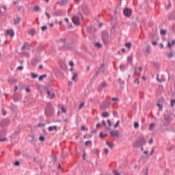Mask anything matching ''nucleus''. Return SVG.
<instances>
[{
	"label": "nucleus",
	"mask_w": 175,
	"mask_h": 175,
	"mask_svg": "<svg viewBox=\"0 0 175 175\" xmlns=\"http://www.w3.org/2000/svg\"><path fill=\"white\" fill-rule=\"evenodd\" d=\"M21 99V96L18 94H14V102H19V100Z\"/></svg>",
	"instance_id": "obj_18"
},
{
	"label": "nucleus",
	"mask_w": 175,
	"mask_h": 175,
	"mask_svg": "<svg viewBox=\"0 0 175 175\" xmlns=\"http://www.w3.org/2000/svg\"><path fill=\"white\" fill-rule=\"evenodd\" d=\"M8 140L7 138H0V142H6Z\"/></svg>",
	"instance_id": "obj_64"
},
{
	"label": "nucleus",
	"mask_w": 175,
	"mask_h": 175,
	"mask_svg": "<svg viewBox=\"0 0 175 175\" xmlns=\"http://www.w3.org/2000/svg\"><path fill=\"white\" fill-rule=\"evenodd\" d=\"M134 128H135V129H137V128H139V122H134Z\"/></svg>",
	"instance_id": "obj_44"
},
{
	"label": "nucleus",
	"mask_w": 175,
	"mask_h": 175,
	"mask_svg": "<svg viewBox=\"0 0 175 175\" xmlns=\"http://www.w3.org/2000/svg\"><path fill=\"white\" fill-rule=\"evenodd\" d=\"M99 76V71H97L95 75H93V79H96Z\"/></svg>",
	"instance_id": "obj_40"
},
{
	"label": "nucleus",
	"mask_w": 175,
	"mask_h": 175,
	"mask_svg": "<svg viewBox=\"0 0 175 175\" xmlns=\"http://www.w3.org/2000/svg\"><path fill=\"white\" fill-rule=\"evenodd\" d=\"M154 126H155V124L154 123H150V131L152 130V128H154Z\"/></svg>",
	"instance_id": "obj_39"
},
{
	"label": "nucleus",
	"mask_w": 175,
	"mask_h": 175,
	"mask_svg": "<svg viewBox=\"0 0 175 175\" xmlns=\"http://www.w3.org/2000/svg\"><path fill=\"white\" fill-rule=\"evenodd\" d=\"M172 46H175V40H174L172 43L170 42H167V48L172 49Z\"/></svg>",
	"instance_id": "obj_22"
},
{
	"label": "nucleus",
	"mask_w": 175,
	"mask_h": 175,
	"mask_svg": "<svg viewBox=\"0 0 175 175\" xmlns=\"http://www.w3.org/2000/svg\"><path fill=\"white\" fill-rule=\"evenodd\" d=\"M103 117H104V118H107V117H109V112L107 111H105V112H103V114H102Z\"/></svg>",
	"instance_id": "obj_32"
},
{
	"label": "nucleus",
	"mask_w": 175,
	"mask_h": 175,
	"mask_svg": "<svg viewBox=\"0 0 175 175\" xmlns=\"http://www.w3.org/2000/svg\"><path fill=\"white\" fill-rule=\"evenodd\" d=\"M63 13L62 10H58L53 13V16H62Z\"/></svg>",
	"instance_id": "obj_15"
},
{
	"label": "nucleus",
	"mask_w": 175,
	"mask_h": 175,
	"mask_svg": "<svg viewBox=\"0 0 175 175\" xmlns=\"http://www.w3.org/2000/svg\"><path fill=\"white\" fill-rule=\"evenodd\" d=\"M100 137L101 139H105L106 137V135L103 134V133H100Z\"/></svg>",
	"instance_id": "obj_42"
},
{
	"label": "nucleus",
	"mask_w": 175,
	"mask_h": 175,
	"mask_svg": "<svg viewBox=\"0 0 175 175\" xmlns=\"http://www.w3.org/2000/svg\"><path fill=\"white\" fill-rule=\"evenodd\" d=\"M46 77H47V75L44 74V75H40L38 78V80L40 81H43V79H46Z\"/></svg>",
	"instance_id": "obj_26"
},
{
	"label": "nucleus",
	"mask_w": 175,
	"mask_h": 175,
	"mask_svg": "<svg viewBox=\"0 0 175 175\" xmlns=\"http://www.w3.org/2000/svg\"><path fill=\"white\" fill-rule=\"evenodd\" d=\"M151 51V46L150 45H148L146 46V49L145 51L146 55H148L150 54V52Z\"/></svg>",
	"instance_id": "obj_21"
},
{
	"label": "nucleus",
	"mask_w": 175,
	"mask_h": 175,
	"mask_svg": "<svg viewBox=\"0 0 175 175\" xmlns=\"http://www.w3.org/2000/svg\"><path fill=\"white\" fill-rule=\"evenodd\" d=\"M92 29H93V27L91 26L88 27V31H89L90 33H92Z\"/></svg>",
	"instance_id": "obj_41"
},
{
	"label": "nucleus",
	"mask_w": 175,
	"mask_h": 175,
	"mask_svg": "<svg viewBox=\"0 0 175 175\" xmlns=\"http://www.w3.org/2000/svg\"><path fill=\"white\" fill-rule=\"evenodd\" d=\"M104 152H105V154L106 155H107V154H109V150H108L107 148H105V149L104 150Z\"/></svg>",
	"instance_id": "obj_59"
},
{
	"label": "nucleus",
	"mask_w": 175,
	"mask_h": 175,
	"mask_svg": "<svg viewBox=\"0 0 175 175\" xmlns=\"http://www.w3.org/2000/svg\"><path fill=\"white\" fill-rule=\"evenodd\" d=\"M64 49H66V50H72V49H73V42L66 44V46H64Z\"/></svg>",
	"instance_id": "obj_14"
},
{
	"label": "nucleus",
	"mask_w": 175,
	"mask_h": 175,
	"mask_svg": "<svg viewBox=\"0 0 175 175\" xmlns=\"http://www.w3.org/2000/svg\"><path fill=\"white\" fill-rule=\"evenodd\" d=\"M48 129L49 132H53V131H57V126H49Z\"/></svg>",
	"instance_id": "obj_25"
},
{
	"label": "nucleus",
	"mask_w": 175,
	"mask_h": 175,
	"mask_svg": "<svg viewBox=\"0 0 175 175\" xmlns=\"http://www.w3.org/2000/svg\"><path fill=\"white\" fill-rule=\"evenodd\" d=\"M88 144H92V141H86L85 142V146H88Z\"/></svg>",
	"instance_id": "obj_45"
},
{
	"label": "nucleus",
	"mask_w": 175,
	"mask_h": 175,
	"mask_svg": "<svg viewBox=\"0 0 175 175\" xmlns=\"http://www.w3.org/2000/svg\"><path fill=\"white\" fill-rule=\"evenodd\" d=\"M157 106L159 107V110L163 109V105H162V104L157 103Z\"/></svg>",
	"instance_id": "obj_48"
},
{
	"label": "nucleus",
	"mask_w": 175,
	"mask_h": 175,
	"mask_svg": "<svg viewBox=\"0 0 175 175\" xmlns=\"http://www.w3.org/2000/svg\"><path fill=\"white\" fill-rule=\"evenodd\" d=\"M107 82L104 81L100 84L97 90L98 92H102V91H103V88H107Z\"/></svg>",
	"instance_id": "obj_5"
},
{
	"label": "nucleus",
	"mask_w": 175,
	"mask_h": 175,
	"mask_svg": "<svg viewBox=\"0 0 175 175\" xmlns=\"http://www.w3.org/2000/svg\"><path fill=\"white\" fill-rule=\"evenodd\" d=\"M167 58L171 59V58H173L174 57V53L173 51H170L169 53L167 54Z\"/></svg>",
	"instance_id": "obj_23"
},
{
	"label": "nucleus",
	"mask_w": 175,
	"mask_h": 175,
	"mask_svg": "<svg viewBox=\"0 0 175 175\" xmlns=\"http://www.w3.org/2000/svg\"><path fill=\"white\" fill-rule=\"evenodd\" d=\"M123 13L125 17H131V16H132V10L130 8H125Z\"/></svg>",
	"instance_id": "obj_7"
},
{
	"label": "nucleus",
	"mask_w": 175,
	"mask_h": 175,
	"mask_svg": "<svg viewBox=\"0 0 175 175\" xmlns=\"http://www.w3.org/2000/svg\"><path fill=\"white\" fill-rule=\"evenodd\" d=\"M106 70V68H105V63H103L98 70V72H102L103 73H105Z\"/></svg>",
	"instance_id": "obj_19"
},
{
	"label": "nucleus",
	"mask_w": 175,
	"mask_h": 175,
	"mask_svg": "<svg viewBox=\"0 0 175 175\" xmlns=\"http://www.w3.org/2000/svg\"><path fill=\"white\" fill-rule=\"evenodd\" d=\"M102 124H103V125H104V126H105V128H107V125L106 124V121L103 120Z\"/></svg>",
	"instance_id": "obj_58"
},
{
	"label": "nucleus",
	"mask_w": 175,
	"mask_h": 175,
	"mask_svg": "<svg viewBox=\"0 0 175 175\" xmlns=\"http://www.w3.org/2000/svg\"><path fill=\"white\" fill-rule=\"evenodd\" d=\"M32 79H38V74H35L33 72L31 73Z\"/></svg>",
	"instance_id": "obj_37"
},
{
	"label": "nucleus",
	"mask_w": 175,
	"mask_h": 175,
	"mask_svg": "<svg viewBox=\"0 0 175 175\" xmlns=\"http://www.w3.org/2000/svg\"><path fill=\"white\" fill-rule=\"evenodd\" d=\"M39 140L40 142H44V136H40L39 137Z\"/></svg>",
	"instance_id": "obj_51"
},
{
	"label": "nucleus",
	"mask_w": 175,
	"mask_h": 175,
	"mask_svg": "<svg viewBox=\"0 0 175 175\" xmlns=\"http://www.w3.org/2000/svg\"><path fill=\"white\" fill-rule=\"evenodd\" d=\"M34 12H39V10H40V7H39V5H36L33 8Z\"/></svg>",
	"instance_id": "obj_35"
},
{
	"label": "nucleus",
	"mask_w": 175,
	"mask_h": 175,
	"mask_svg": "<svg viewBox=\"0 0 175 175\" xmlns=\"http://www.w3.org/2000/svg\"><path fill=\"white\" fill-rule=\"evenodd\" d=\"M38 62H39V59L38 57H35L31 60V65L32 66H36L38 65Z\"/></svg>",
	"instance_id": "obj_16"
},
{
	"label": "nucleus",
	"mask_w": 175,
	"mask_h": 175,
	"mask_svg": "<svg viewBox=\"0 0 175 175\" xmlns=\"http://www.w3.org/2000/svg\"><path fill=\"white\" fill-rule=\"evenodd\" d=\"M29 35H31V36H33L35 35V29H31L29 31Z\"/></svg>",
	"instance_id": "obj_31"
},
{
	"label": "nucleus",
	"mask_w": 175,
	"mask_h": 175,
	"mask_svg": "<svg viewBox=\"0 0 175 175\" xmlns=\"http://www.w3.org/2000/svg\"><path fill=\"white\" fill-rule=\"evenodd\" d=\"M109 106H110V101L105 100L100 105V108L101 110H105V109H107V107H109Z\"/></svg>",
	"instance_id": "obj_4"
},
{
	"label": "nucleus",
	"mask_w": 175,
	"mask_h": 175,
	"mask_svg": "<svg viewBox=\"0 0 175 175\" xmlns=\"http://www.w3.org/2000/svg\"><path fill=\"white\" fill-rule=\"evenodd\" d=\"M63 121L66 122V124H69L70 120L69 118H66V119H64Z\"/></svg>",
	"instance_id": "obj_55"
},
{
	"label": "nucleus",
	"mask_w": 175,
	"mask_h": 175,
	"mask_svg": "<svg viewBox=\"0 0 175 175\" xmlns=\"http://www.w3.org/2000/svg\"><path fill=\"white\" fill-rule=\"evenodd\" d=\"M102 40L104 44H107L109 43V33H107V31H104L102 32Z\"/></svg>",
	"instance_id": "obj_3"
},
{
	"label": "nucleus",
	"mask_w": 175,
	"mask_h": 175,
	"mask_svg": "<svg viewBox=\"0 0 175 175\" xmlns=\"http://www.w3.org/2000/svg\"><path fill=\"white\" fill-rule=\"evenodd\" d=\"M44 125H46V124L39 123V124L37 125V127H38V128H40V127H42V126H44Z\"/></svg>",
	"instance_id": "obj_46"
},
{
	"label": "nucleus",
	"mask_w": 175,
	"mask_h": 175,
	"mask_svg": "<svg viewBox=\"0 0 175 175\" xmlns=\"http://www.w3.org/2000/svg\"><path fill=\"white\" fill-rule=\"evenodd\" d=\"M82 10L84 14H90V8L87 5H83L82 6Z\"/></svg>",
	"instance_id": "obj_11"
},
{
	"label": "nucleus",
	"mask_w": 175,
	"mask_h": 175,
	"mask_svg": "<svg viewBox=\"0 0 175 175\" xmlns=\"http://www.w3.org/2000/svg\"><path fill=\"white\" fill-rule=\"evenodd\" d=\"M44 90H46V94L48 95V98H49V99H54V96H55V94H54V93L51 94L50 90H49V88H47V87H46L44 88Z\"/></svg>",
	"instance_id": "obj_10"
},
{
	"label": "nucleus",
	"mask_w": 175,
	"mask_h": 175,
	"mask_svg": "<svg viewBox=\"0 0 175 175\" xmlns=\"http://www.w3.org/2000/svg\"><path fill=\"white\" fill-rule=\"evenodd\" d=\"M29 140L30 143H31V144H35V142H36V139H35V135H29Z\"/></svg>",
	"instance_id": "obj_13"
},
{
	"label": "nucleus",
	"mask_w": 175,
	"mask_h": 175,
	"mask_svg": "<svg viewBox=\"0 0 175 175\" xmlns=\"http://www.w3.org/2000/svg\"><path fill=\"white\" fill-rule=\"evenodd\" d=\"M6 135V131L5 130L0 131V137H3Z\"/></svg>",
	"instance_id": "obj_28"
},
{
	"label": "nucleus",
	"mask_w": 175,
	"mask_h": 175,
	"mask_svg": "<svg viewBox=\"0 0 175 175\" xmlns=\"http://www.w3.org/2000/svg\"><path fill=\"white\" fill-rule=\"evenodd\" d=\"M20 21H21V17L18 16L14 20V25H17L18 24H20Z\"/></svg>",
	"instance_id": "obj_24"
},
{
	"label": "nucleus",
	"mask_w": 175,
	"mask_h": 175,
	"mask_svg": "<svg viewBox=\"0 0 175 175\" xmlns=\"http://www.w3.org/2000/svg\"><path fill=\"white\" fill-rule=\"evenodd\" d=\"M53 114H54V107H53V105L49 103L47 104L45 109V116H46V117H51Z\"/></svg>",
	"instance_id": "obj_1"
},
{
	"label": "nucleus",
	"mask_w": 175,
	"mask_h": 175,
	"mask_svg": "<svg viewBox=\"0 0 175 175\" xmlns=\"http://www.w3.org/2000/svg\"><path fill=\"white\" fill-rule=\"evenodd\" d=\"M61 109L63 113H65L66 111V109L64 107H62Z\"/></svg>",
	"instance_id": "obj_63"
},
{
	"label": "nucleus",
	"mask_w": 175,
	"mask_h": 175,
	"mask_svg": "<svg viewBox=\"0 0 175 175\" xmlns=\"http://www.w3.org/2000/svg\"><path fill=\"white\" fill-rule=\"evenodd\" d=\"M84 106V103H81L79 105V109H83V107Z\"/></svg>",
	"instance_id": "obj_62"
},
{
	"label": "nucleus",
	"mask_w": 175,
	"mask_h": 175,
	"mask_svg": "<svg viewBox=\"0 0 175 175\" xmlns=\"http://www.w3.org/2000/svg\"><path fill=\"white\" fill-rule=\"evenodd\" d=\"M171 107H173V106H174L175 105V100L174 99H172L171 100Z\"/></svg>",
	"instance_id": "obj_47"
},
{
	"label": "nucleus",
	"mask_w": 175,
	"mask_h": 175,
	"mask_svg": "<svg viewBox=\"0 0 175 175\" xmlns=\"http://www.w3.org/2000/svg\"><path fill=\"white\" fill-rule=\"evenodd\" d=\"M78 15H79V16L81 17V18H84V17L83 16V14H81V12H78Z\"/></svg>",
	"instance_id": "obj_57"
},
{
	"label": "nucleus",
	"mask_w": 175,
	"mask_h": 175,
	"mask_svg": "<svg viewBox=\"0 0 175 175\" xmlns=\"http://www.w3.org/2000/svg\"><path fill=\"white\" fill-rule=\"evenodd\" d=\"M6 10H8V8H6V6L3 5L2 7H0V13L1 14L3 15L6 12Z\"/></svg>",
	"instance_id": "obj_17"
},
{
	"label": "nucleus",
	"mask_w": 175,
	"mask_h": 175,
	"mask_svg": "<svg viewBox=\"0 0 175 175\" xmlns=\"http://www.w3.org/2000/svg\"><path fill=\"white\" fill-rule=\"evenodd\" d=\"M95 45L98 49H101L102 47V44H100V42H96Z\"/></svg>",
	"instance_id": "obj_38"
},
{
	"label": "nucleus",
	"mask_w": 175,
	"mask_h": 175,
	"mask_svg": "<svg viewBox=\"0 0 175 175\" xmlns=\"http://www.w3.org/2000/svg\"><path fill=\"white\" fill-rule=\"evenodd\" d=\"M77 77V72H74L73 76L72 77V80H73V81H76V78Z\"/></svg>",
	"instance_id": "obj_34"
},
{
	"label": "nucleus",
	"mask_w": 175,
	"mask_h": 175,
	"mask_svg": "<svg viewBox=\"0 0 175 175\" xmlns=\"http://www.w3.org/2000/svg\"><path fill=\"white\" fill-rule=\"evenodd\" d=\"M69 65H70V66H74L75 64L73 63L72 61H70V62H69Z\"/></svg>",
	"instance_id": "obj_60"
},
{
	"label": "nucleus",
	"mask_w": 175,
	"mask_h": 175,
	"mask_svg": "<svg viewBox=\"0 0 175 175\" xmlns=\"http://www.w3.org/2000/svg\"><path fill=\"white\" fill-rule=\"evenodd\" d=\"M9 124H10V120L7 118V119L3 120L1 122L0 126H1V128H5V126H8V125H9Z\"/></svg>",
	"instance_id": "obj_6"
},
{
	"label": "nucleus",
	"mask_w": 175,
	"mask_h": 175,
	"mask_svg": "<svg viewBox=\"0 0 175 175\" xmlns=\"http://www.w3.org/2000/svg\"><path fill=\"white\" fill-rule=\"evenodd\" d=\"M60 42H62V43H64V47H66V40L65 38L60 39Z\"/></svg>",
	"instance_id": "obj_30"
},
{
	"label": "nucleus",
	"mask_w": 175,
	"mask_h": 175,
	"mask_svg": "<svg viewBox=\"0 0 175 175\" xmlns=\"http://www.w3.org/2000/svg\"><path fill=\"white\" fill-rule=\"evenodd\" d=\"M42 31H44L47 30V26H42L41 27Z\"/></svg>",
	"instance_id": "obj_49"
},
{
	"label": "nucleus",
	"mask_w": 175,
	"mask_h": 175,
	"mask_svg": "<svg viewBox=\"0 0 175 175\" xmlns=\"http://www.w3.org/2000/svg\"><path fill=\"white\" fill-rule=\"evenodd\" d=\"M106 144L109 147V148H113V147H114L113 142H106Z\"/></svg>",
	"instance_id": "obj_29"
},
{
	"label": "nucleus",
	"mask_w": 175,
	"mask_h": 175,
	"mask_svg": "<svg viewBox=\"0 0 175 175\" xmlns=\"http://www.w3.org/2000/svg\"><path fill=\"white\" fill-rule=\"evenodd\" d=\"M146 143L147 142H146V139H144V138H141L140 139L137 140L134 143V147H137V148L142 147L144 146Z\"/></svg>",
	"instance_id": "obj_2"
},
{
	"label": "nucleus",
	"mask_w": 175,
	"mask_h": 175,
	"mask_svg": "<svg viewBox=\"0 0 175 175\" xmlns=\"http://www.w3.org/2000/svg\"><path fill=\"white\" fill-rule=\"evenodd\" d=\"M133 59V57H132V56H129L128 57V62H132Z\"/></svg>",
	"instance_id": "obj_54"
},
{
	"label": "nucleus",
	"mask_w": 175,
	"mask_h": 175,
	"mask_svg": "<svg viewBox=\"0 0 175 175\" xmlns=\"http://www.w3.org/2000/svg\"><path fill=\"white\" fill-rule=\"evenodd\" d=\"M111 100H112L113 102H117V100H120V99H118V98L113 97V98H111Z\"/></svg>",
	"instance_id": "obj_50"
},
{
	"label": "nucleus",
	"mask_w": 175,
	"mask_h": 175,
	"mask_svg": "<svg viewBox=\"0 0 175 175\" xmlns=\"http://www.w3.org/2000/svg\"><path fill=\"white\" fill-rule=\"evenodd\" d=\"M22 51L25 50H31V44L28 42H25L23 44V46L21 48Z\"/></svg>",
	"instance_id": "obj_8"
},
{
	"label": "nucleus",
	"mask_w": 175,
	"mask_h": 175,
	"mask_svg": "<svg viewBox=\"0 0 175 175\" xmlns=\"http://www.w3.org/2000/svg\"><path fill=\"white\" fill-rule=\"evenodd\" d=\"M66 3H68V0H62V2L61 3L58 2L57 5H66Z\"/></svg>",
	"instance_id": "obj_27"
},
{
	"label": "nucleus",
	"mask_w": 175,
	"mask_h": 175,
	"mask_svg": "<svg viewBox=\"0 0 175 175\" xmlns=\"http://www.w3.org/2000/svg\"><path fill=\"white\" fill-rule=\"evenodd\" d=\"M120 125V120H117L116 123L113 126V128H117Z\"/></svg>",
	"instance_id": "obj_43"
},
{
	"label": "nucleus",
	"mask_w": 175,
	"mask_h": 175,
	"mask_svg": "<svg viewBox=\"0 0 175 175\" xmlns=\"http://www.w3.org/2000/svg\"><path fill=\"white\" fill-rule=\"evenodd\" d=\"M125 46L127 47V49H131L132 47V44L131 42H126Z\"/></svg>",
	"instance_id": "obj_36"
},
{
	"label": "nucleus",
	"mask_w": 175,
	"mask_h": 175,
	"mask_svg": "<svg viewBox=\"0 0 175 175\" xmlns=\"http://www.w3.org/2000/svg\"><path fill=\"white\" fill-rule=\"evenodd\" d=\"M6 33L7 35H10L11 38H13V36H14V31L13 30H10V29L7 30Z\"/></svg>",
	"instance_id": "obj_20"
},
{
	"label": "nucleus",
	"mask_w": 175,
	"mask_h": 175,
	"mask_svg": "<svg viewBox=\"0 0 175 175\" xmlns=\"http://www.w3.org/2000/svg\"><path fill=\"white\" fill-rule=\"evenodd\" d=\"M152 44L153 46H157V44H158V42H157V41H152Z\"/></svg>",
	"instance_id": "obj_61"
},
{
	"label": "nucleus",
	"mask_w": 175,
	"mask_h": 175,
	"mask_svg": "<svg viewBox=\"0 0 175 175\" xmlns=\"http://www.w3.org/2000/svg\"><path fill=\"white\" fill-rule=\"evenodd\" d=\"M14 166H20V161H16L14 163Z\"/></svg>",
	"instance_id": "obj_53"
},
{
	"label": "nucleus",
	"mask_w": 175,
	"mask_h": 175,
	"mask_svg": "<svg viewBox=\"0 0 175 175\" xmlns=\"http://www.w3.org/2000/svg\"><path fill=\"white\" fill-rule=\"evenodd\" d=\"M120 69H121V70H125V66L124 65H120Z\"/></svg>",
	"instance_id": "obj_56"
},
{
	"label": "nucleus",
	"mask_w": 175,
	"mask_h": 175,
	"mask_svg": "<svg viewBox=\"0 0 175 175\" xmlns=\"http://www.w3.org/2000/svg\"><path fill=\"white\" fill-rule=\"evenodd\" d=\"M166 32H167V30H165V29H161L160 31V33L162 36H165V34L166 33Z\"/></svg>",
	"instance_id": "obj_33"
},
{
	"label": "nucleus",
	"mask_w": 175,
	"mask_h": 175,
	"mask_svg": "<svg viewBox=\"0 0 175 175\" xmlns=\"http://www.w3.org/2000/svg\"><path fill=\"white\" fill-rule=\"evenodd\" d=\"M134 83L135 84H140V81H139V79H136L134 80Z\"/></svg>",
	"instance_id": "obj_52"
},
{
	"label": "nucleus",
	"mask_w": 175,
	"mask_h": 175,
	"mask_svg": "<svg viewBox=\"0 0 175 175\" xmlns=\"http://www.w3.org/2000/svg\"><path fill=\"white\" fill-rule=\"evenodd\" d=\"M72 21L75 25H80V18L77 16H73L72 18Z\"/></svg>",
	"instance_id": "obj_9"
},
{
	"label": "nucleus",
	"mask_w": 175,
	"mask_h": 175,
	"mask_svg": "<svg viewBox=\"0 0 175 175\" xmlns=\"http://www.w3.org/2000/svg\"><path fill=\"white\" fill-rule=\"evenodd\" d=\"M111 136H116V137H118L120 136V131L115 130L113 131H110Z\"/></svg>",
	"instance_id": "obj_12"
}]
</instances>
